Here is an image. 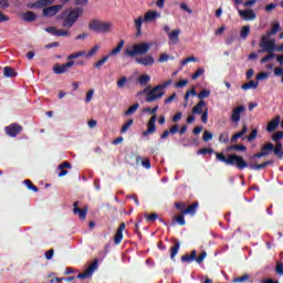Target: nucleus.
<instances>
[{"instance_id":"18","label":"nucleus","mask_w":283,"mask_h":283,"mask_svg":"<svg viewBox=\"0 0 283 283\" xmlns=\"http://www.w3.org/2000/svg\"><path fill=\"white\" fill-rule=\"evenodd\" d=\"M54 3V0H38L35 2H31L28 4V8L32 9H41V8H48V6H52Z\"/></svg>"},{"instance_id":"54","label":"nucleus","mask_w":283,"mask_h":283,"mask_svg":"<svg viewBox=\"0 0 283 283\" xmlns=\"http://www.w3.org/2000/svg\"><path fill=\"white\" fill-rule=\"evenodd\" d=\"M269 54L265 55L262 60L261 63H269L272 59H275V53L273 52H268Z\"/></svg>"},{"instance_id":"49","label":"nucleus","mask_w":283,"mask_h":283,"mask_svg":"<svg viewBox=\"0 0 283 283\" xmlns=\"http://www.w3.org/2000/svg\"><path fill=\"white\" fill-rule=\"evenodd\" d=\"M198 156H207V154H213V148H201L197 150Z\"/></svg>"},{"instance_id":"28","label":"nucleus","mask_w":283,"mask_h":283,"mask_svg":"<svg viewBox=\"0 0 283 283\" xmlns=\"http://www.w3.org/2000/svg\"><path fill=\"white\" fill-rule=\"evenodd\" d=\"M269 165H273V160H268L262 164L250 165V169H254V171H260V169H266V167H269Z\"/></svg>"},{"instance_id":"46","label":"nucleus","mask_w":283,"mask_h":283,"mask_svg":"<svg viewBox=\"0 0 283 283\" xmlns=\"http://www.w3.org/2000/svg\"><path fill=\"white\" fill-rule=\"evenodd\" d=\"M251 280V275L243 274L242 276L235 277L233 280L234 283H242V282H249Z\"/></svg>"},{"instance_id":"25","label":"nucleus","mask_w":283,"mask_h":283,"mask_svg":"<svg viewBox=\"0 0 283 283\" xmlns=\"http://www.w3.org/2000/svg\"><path fill=\"white\" fill-rule=\"evenodd\" d=\"M205 109H207V102H205V99H201L192 108V114H202Z\"/></svg>"},{"instance_id":"20","label":"nucleus","mask_w":283,"mask_h":283,"mask_svg":"<svg viewBox=\"0 0 283 283\" xmlns=\"http://www.w3.org/2000/svg\"><path fill=\"white\" fill-rule=\"evenodd\" d=\"M238 12L241 18H243L244 21H254L255 19V11L248 9V10H241L238 9Z\"/></svg>"},{"instance_id":"48","label":"nucleus","mask_w":283,"mask_h":283,"mask_svg":"<svg viewBox=\"0 0 283 283\" xmlns=\"http://www.w3.org/2000/svg\"><path fill=\"white\" fill-rule=\"evenodd\" d=\"M196 61H198V59L196 56H189L187 59H184L181 61V67H185V65H187L188 63H196Z\"/></svg>"},{"instance_id":"37","label":"nucleus","mask_w":283,"mask_h":283,"mask_svg":"<svg viewBox=\"0 0 283 283\" xmlns=\"http://www.w3.org/2000/svg\"><path fill=\"white\" fill-rule=\"evenodd\" d=\"M228 151H247V146L242 144L231 145L228 147Z\"/></svg>"},{"instance_id":"34","label":"nucleus","mask_w":283,"mask_h":283,"mask_svg":"<svg viewBox=\"0 0 283 283\" xmlns=\"http://www.w3.org/2000/svg\"><path fill=\"white\" fill-rule=\"evenodd\" d=\"M23 184L25 185L27 189H29L30 191H34V193H39V188L34 186L32 180L25 179Z\"/></svg>"},{"instance_id":"21","label":"nucleus","mask_w":283,"mask_h":283,"mask_svg":"<svg viewBox=\"0 0 283 283\" xmlns=\"http://www.w3.org/2000/svg\"><path fill=\"white\" fill-rule=\"evenodd\" d=\"M157 19H160V13H158L157 11L149 10L144 15L145 23H151V22L156 21Z\"/></svg>"},{"instance_id":"23","label":"nucleus","mask_w":283,"mask_h":283,"mask_svg":"<svg viewBox=\"0 0 283 283\" xmlns=\"http://www.w3.org/2000/svg\"><path fill=\"white\" fill-rule=\"evenodd\" d=\"M57 169H60V172L57 174L59 178H63L64 176H67V170L65 169H72V164H70V161H63Z\"/></svg>"},{"instance_id":"51","label":"nucleus","mask_w":283,"mask_h":283,"mask_svg":"<svg viewBox=\"0 0 283 283\" xmlns=\"http://www.w3.org/2000/svg\"><path fill=\"white\" fill-rule=\"evenodd\" d=\"M219 143H229V132H223L219 136Z\"/></svg>"},{"instance_id":"36","label":"nucleus","mask_w":283,"mask_h":283,"mask_svg":"<svg viewBox=\"0 0 283 283\" xmlns=\"http://www.w3.org/2000/svg\"><path fill=\"white\" fill-rule=\"evenodd\" d=\"M282 138H283V132L279 130L272 135L273 143H276V145H282Z\"/></svg>"},{"instance_id":"14","label":"nucleus","mask_w":283,"mask_h":283,"mask_svg":"<svg viewBox=\"0 0 283 283\" xmlns=\"http://www.w3.org/2000/svg\"><path fill=\"white\" fill-rule=\"evenodd\" d=\"M78 205H81V202L75 201L73 203V213L74 216H78L80 220H85V218H87V211L90 210V208L86 206L84 208H80Z\"/></svg>"},{"instance_id":"13","label":"nucleus","mask_w":283,"mask_h":283,"mask_svg":"<svg viewBox=\"0 0 283 283\" xmlns=\"http://www.w3.org/2000/svg\"><path fill=\"white\" fill-rule=\"evenodd\" d=\"M88 29L93 32H107V22H102L101 20H92L88 23Z\"/></svg>"},{"instance_id":"11","label":"nucleus","mask_w":283,"mask_h":283,"mask_svg":"<svg viewBox=\"0 0 283 283\" xmlns=\"http://www.w3.org/2000/svg\"><path fill=\"white\" fill-rule=\"evenodd\" d=\"M247 112V107L244 105H239L232 109V114L230 116L231 123H234L238 125L240 123V119L242 118V114Z\"/></svg>"},{"instance_id":"15","label":"nucleus","mask_w":283,"mask_h":283,"mask_svg":"<svg viewBox=\"0 0 283 283\" xmlns=\"http://www.w3.org/2000/svg\"><path fill=\"white\" fill-rule=\"evenodd\" d=\"M135 62L138 63V65H143L144 67H151V65L156 63V60L148 54L145 56L136 57Z\"/></svg>"},{"instance_id":"22","label":"nucleus","mask_w":283,"mask_h":283,"mask_svg":"<svg viewBox=\"0 0 283 283\" xmlns=\"http://www.w3.org/2000/svg\"><path fill=\"white\" fill-rule=\"evenodd\" d=\"M125 223H120L116 233H115V237H114V244L118 245L120 244V242H123V232L125 231Z\"/></svg>"},{"instance_id":"4","label":"nucleus","mask_w":283,"mask_h":283,"mask_svg":"<svg viewBox=\"0 0 283 283\" xmlns=\"http://www.w3.org/2000/svg\"><path fill=\"white\" fill-rule=\"evenodd\" d=\"M171 85V80L166 81L164 84H159L151 88V86H148L144 90V94H146V103H154L155 101H158L161 96H165V87H169Z\"/></svg>"},{"instance_id":"43","label":"nucleus","mask_w":283,"mask_h":283,"mask_svg":"<svg viewBox=\"0 0 283 283\" xmlns=\"http://www.w3.org/2000/svg\"><path fill=\"white\" fill-rule=\"evenodd\" d=\"M86 52L85 51H80V52H74L70 55H67V61H74V59H78L81 56H85Z\"/></svg>"},{"instance_id":"45","label":"nucleus","mask_w":283,"mask_h":283,"mask_svg":"<svg viewBox=\"0 0 283 283\" xmlns=\"http://www.w3.org/2000/svg\"><path fill=\"white\" fill-rule=\"evenodd\" d=\"M125 85H129V81L127 80V77L123 76L117 81V87L118 90H123Z\"/></svg>"},{"instance_id":"26","label":"nucleus","mask_w":283,"mask_h":283,"mask_svg":"<svg viewBox=\"0 0 283 283\" xmlns=\"http://www.w3.org/2000/svg\"><path fill=\"white\" fill-rule=\"evenodd\" d=\"M199 203L195 202L186 208L181 213L182 216H195L198 211Z\"/></svg>"},{"instance_id":"30","label":"nucleus","mask_w":283,"mask_h":283,"mask_svg":"<svg viewBox=\"0 0 283 283\" xmlns=\"http://www.w3.org/2000/svg\"><path fill=\"white\" fill-rule=\"evenodd\" d=\"M23 21H27L28 23H32V21H36V13L32 11H27L23 14Z\"/></svg>"},{"instance_id":"57","label":"nucleus","mask_w":283,"mask_h":283,"mask_svg":"<svg viewBox=\"0 0 283 283\" xmlns=\"http://www.w3.org/2000/svg\"><path fill=\"white\" fill-rule=\"evenodd\" d=\"M70 31L63 29H57L55 32V36H70Z\"/></svg>"},{"instance_id":"7","label":"nucleus","mask_w":283,"mask_h":283,"mask_svg":"<svg viewBox=\"0 0 283 283\" xmlns=\"http://www.w3.org/2000/svg\"><path fill=\"white\" fill-rule=\"evenodd\" d=\"M207 258V251H202L198 256V251L192 250L190 254L186 253L181 256V262L185 264H191V262H197V264H202Z\"/></svg>"},{"instance_id":"5","label":"nucleus","mask_w":283,"mask_h":283,"mask_svg":"<svg viewBox=\"0 0 283 283\" xmlns=\"http://www.w3.org/2000/svg\"><path fill=\"white\" fill-rule=\"evenodd\" d=\"M282 147H283V144L273 145V143L271 142L265 143L261 147V151L253 155V158H264L266 156H271V154L273 153H274V156H276V158H282L283 157Z\"/></svg>"},{"instance_id":"29","label":"nucleus","mask_w":283,"mask_h":283,"mask_svg":"<svg viewBox=\"0 0 283 283\" xmlns=\"http://www.w3.org/2000/svg\"><path fill=\"white\" fill-rule=\"evenodd\" d=\"M260 85V82H255V81H250L248 83H244L243 85H241V90H258V86Z\"/></svg>"},{"instance_id":"55","label":"nucleus","mask_w":283,"mask_h":283,"mask_svg":"<svg viewBox=\"0 0 283 283\" xmlns=\"http://www.w3.org/2000/svg\"><path fill=\"white\" fill-rule=\"evenodd\" d=\"M205 74V69H198L193 74H192V81H196L200 78Z\"/></svg>"},{"instance_id":"27","label":"nucleus","mask_w":283,"mask_h":283,"mask_svg":"<svg viewBox=\"0 0 283 283\" xmlns=\"http://www.w3.org/2000/svg\"><path fill=\"white\" fill-rule=\"evenodd\" d=\"M180 29H177L168 33L169 41H171V43H178L180 41Z\"/></svg>"},{"instance_id":"2","label":"nucleus","mask_w":283,"mask_h":283,"mask_svg":"<svg viewBox=\"0 0 283 283\" xmlns=\"http://www.w3.org/2000/svg\"><path fill=\"white\" fill-rule=\"evenodd\" d=\"M217 160H220V163H224L226 165H235L237 169H247L249 167V163L244 160V157L240 155H229L228 157L224 156L223 153H216Z\"/></svg>"},{"instance_id":"19","label":"nucleus","mask_w":283,"mask_h":283,"mask_svg":"<svg viewBox=\"0 0 283 283\" xmlns=\"http://www.w3.org/2000/svg\"><path fill=\"white\" fill-rule=\"evenodd\" d=\"M282 120V117L280 115H276L270 123H268L266 132L269 134H273L279 127L280 122Z\"/></svg>"},{"instance_id":"41","label":"nucleus","mask_w":283,"mask_h":283,"mask_svg":"<svg viewBox=\"0 0 283 283\" xmlns=\"http://www.w3.org/2000/svg\"><path fill=\"white\" fill-rule=\"evenodd\" d=\"M144 218L147 222H156L158 220V213L154 212V213H145Z\"/></svg>"},{"instance_id":"63","label":"nucleus","mask_w":283,"mask_h":283,"mask_svg":"<svg viewBox=\"0 0 283 283\" xmlns=\"http://www.w3.org/2000/svg\"><path fill=\"white\" fill-rule=\"evenodd\" d=\"M167 61H169V54L167 53L161 54L158 59V63H166Z\"/></svg>"},{"instance_id":"39","label":"nucleus","mask_w":283,"mask_h":283,"mask_svg":"<svg viewBox=\"0 0 283 283\" xmlns=\"http://www.w3.org/2000/svg\"><path fill=\"white\" fill-rule=\"evenodd\" d=\"M145 21V18L139 17L135 20V28L137 30V34H140L143 32V22Z\"/></svg>"},{"instance_id":"53","label":"nucleus","mask_w":283,"mask_h":283,"mask_svg":"<svg viewBox=\"0 0 283 283\" xmlns=\"http://www.w3.org/2000/svg\"><path fill=\"white\" fill-rule=\"evenodd\" d=\"M202 140L203 143H209V140H213V134L209 133V130H206L203 133Z\"/></svg>"},{"instance_id":"33","label":"nucleus","mask_w":283,"mask_h":283,"mask_svg":"<svg viewBox=\"0 0 283 283\" xmlns=\"http://www.w3.org/2000/svg\"><path fill=\"white\" fill-rule=\"evenodd\" d=\"M280 32V22H273L272 29L266 32L268 36H273L274 34H277Z\"/></svg>"},{"instance_id":"58","label":"nucleus","mask_w":283,"mask_h":283,"mask_svg":"<svg viewBox=\"0 0 283 283\" xmlns=\"http://www.w3.org/2000/svg\"><path fill=\"white\" fill-rule=\"evenodd\" d=\"M180 10H184V12H188V14H193V10L189 9V6H187V2L180 3Z\"/></svg>"},{"instance_id":"8","label":"nucleus","mask_w":283,"mask_h":283,"mask_svg":"<svg viewBox=\"0 0 283 283\" xmlns=\"http://www.w3.org/2000/svg\"><path fill=\"white\" fill-rule=\"evenodd\" d=\"M149 45L148 43L142 42L139 44L133 45V48H127L125 51L126 56H136V54L145 55L149 52Z\"/></svg>"},{"instance_id":"47","label":"nucleus","mask_w":283,"mask_h":283,"mask_svg":"<svg viewBox=\"0 0 283 283\" xmlns=\"http://www.w3.org/2000/svg\"><path fill=\"white\" fill-rule=\"evenodd\" d=\"M209 96H211V91L203 88L199 94H198V98H200V101H202V98H209Z\"/></svg>"},{"instance_id":"16","label":"nucleus","mask_w":283,"mask_h":283,"mask_svg":"<svg viewBox=\"0 0 283 283\" xmlns=\"http://www.w3.org/2000/svg\"><path fill=\"white\" fill-rule=\"evenodd\" d=\"M63 10L62 4H54L51 7H46L43 9V17H55V14H59Z\"/></svg>"},{"instance_id":"64","label":"nucleus","mask_w":283,"mask_h":283,"mask_svg":"<svg viewBox=\"0 0 283 283\" xmlns=\"http://www.w3.org/2000/svg\"><path fill=\"white\" fill-rule=\"evenodd\" d=\"M274 76H283V67H275Z\"/></svg>"},{"instance_id":"32","label":"nucleus","mask_w":283,"mask_h":283,"mask_svg":"<svg viewBox=\"0 0 283 283\" xmlns=\"http://www.w3.org/2000/svg\"><path fill=\"white\" fill-rule=\"evenodd\" d=\"M251 34V27L250 25H243L240 32V36L243 41H247V38Z\"/></svg>"},{"instance_id":"12","label":"nucleus","mask_w":283,"mask_h":283,"mask_svg":"<svg viewBox=\"0 0 283 283\" xmlns=\"http://www.w3.org/2000/svg\"><path fill=\"white\" fill-rule=\"evenodd\" d=\"M96 269H98V260L95 259L94 262L88 265V269H86L83 273L77 274V280H87V277H92Z\"/></svg>"},{"instance_id":"3","label":"nucleus","mask_w":283,"mask_h":283,"mask_svg":"<svg viewBox=\"0 0 283 283\" xmlns=\"http://www.w3.org/2000/svg\"><path fill=\"white\" fill-rule=\"evenodd\" d=\"M171 85V80L166 81L164 84H159L151 88V86H148L144 90V94H146V103H154L155 101H158L161 96H165V87H169Z\"/></svg>"},{"instance_id":"17","label":"nucleus","mask_w":283,"mask_h":283,"mask_svg":"<svg viewBox=\"0 0 283 283\" xmlns=\"http://www.w3.org/2000/svg\"><path fill=\"white\" fill-rule=\"evenodd\" d=\"M74 65V61H69L64 64H55L53 66V72L54 74H65V72H67V70H70V67H73Z\"/></svg>"},{"instance_id":"1","label":"nucleus","mask_w":283,"mask_h":283,"mask_svg":"<svg viewBox=\"0 0 283 283\" xmlns=\"http://www.w3.org/2000/svg\"><path fill=\"white\" fill-rule=\"evenodd\" d=\"M83 14V8L81 7H75L72 10H65L62 13L59 14L57 19H63L62 21V28H70L74 27V23L78 21V17Z\"/></svg>"},{"instance_id":"31","label":"nucleus","mask_w":283,"mask_h":283,"mask_svg":"<svg viewBox=\"0 0 283 283\" xmlns=\"http://www.w3.org/2000/svg\"><path fill=\"white\" fill-rule=\"evenodd\" d=\"M3 75L7 76V78H14V76H17V71L11 66H6L3 69Z\"/></svg>"},{"instance_id":"35","label":"nucleus","mask_w":283,"mask_h":283,"mask_svg":"<svg viewBox=\"0 0 283 283\" xmlns=\"http://www.w3.org/2000/svg\"><path fill=\"white\" fill-rule=\"evenodd\" d=\"M124 45H125V40L119 41L117 46L109 52L108 56H116V54H118L120 50H123Z\"/></svg>"},{"instance_id":"60","label":"nucleus","mask_w":283,"mask_h":283,"mask_svg":"<svg viewBox=\"0 0 283 283\" xmlns=\"http://www.w3.org/2000/svg\"><path fill=\"white\" fill-rule=\"evenodd\" d=\"M169 132H170V135L174 136L178 134V132H180V126L178 124H175L170 127Z\"/></svg>"},{"instance_id":"9","label":"nucleus","mask_w":283,"mask_h":283,"mask_svg":"<svg viewBox=\"0 0 283 283\" xmlns=\"http://www.w3.org/2000/svg\"><path fill=\"white\" fill-rule=\"evenodd\" d=\"M259 54H264V52H275V40H271L269 35H263L259 43Z\"/></svg>"},{"instance_id":"62","label":"nucleus","mask_w":283,"mask_h":283,"mask_svg":"<svg viewBox=\"0 0 283 283\" xmlns=\"http://www.w3.org/2000/svg\"><path fill=\"white\" fill-rule=\"evenodd\" d=\"M186 85H189V81L188 80H181V81L177 82L175 86L177 88H182V87H186Z\"/></svg>"},{"instance_id":"42","label":"nucleus","mask_w":283,"mask_h":283,"mask_svg":"<svg viewBox=\"0 0 283 283\" xmlns=\"http://www.w3.org/2000/svg\"><path fill=\"white\" fill-rule=\"evenodd\" d=\"M140 107L139 103H135L133 106H130L126 112L125 116H132V114H136V111Z\"/></svg>"},{"instance_id":"10","label":"nucleus","mask_w":283,"mask_h":283,"mask_svg":"<svg viewBox=\"0 0 283 283\" xmlns=\"http://www.w3.org/2000/svg\"><path fill=\"white\" fill-rule=\"evenodd\" d=\"M21 132H23V126L18 123H12L4 127V133L10 138H17Z\"/></svg>"},{"instance_id":"38","label":"nucleus","mask_w":283,"mask_h":283,"mask_svg":"<svg viewBox=\"0 0 283 283\" xmlns=\"http://www.w3.org/2000/svg\"><path fill=\"white\" fill-rule=\"evenodd\" d=\"M149 81H151V77L147 74H143L138 77V83L142 85V87H145Z\"/></svg>"},{"instance_id":"44","label":"nucleus","mask_w":283,"mask_h":283,"mask_svg":"<svg viewBox=\"0 0 283 283\" xmlns=\"http://www.w3.org/2000/svg\"><path fill=\"white\" fill-rule=\"evenodd\" d=\"M201 123H203V125H207V123H209V108L206 107L203 109V112L201 113Z\"/></svg>"},{"instance_id":"52","label":"nucleus","mask_w":283,"mask_h":283,"mask_svg":"<svg viewBox=\"0 0 283 283\" xmlns=\"http://www.w3.org/2000/svg\"><path fill=\"white\" fill-rule=\"evenodd\" d=\"M255 138H258V129H252V132L248 136L247 140H248V143H253V140H255Z\"/></svg>"},{"instance_id":"6","label":"nucleus","mask_w":283,"mask_h":283,"mask_svg":"<svg viewBox=\"0 0 283 283\" xmlns=\"http://www.w3.org/2000/svg\"><path fill=\"white\" fill-rule=\"evenodd\" d=\"M145 113H148L150 115H153L148 122V128L143 133V136H149V134H156V112H158V105L155 106L154 108L151 107H146L144 108Z\"/></svg>"},{"instance_id":"61","label":"nucleus","mask_w":283,"mask_h":283,"mask_svg":"<svg viewBox=\"0 0 283 283\" xmlns=\"http://www.w3.org/2000/svg\"><path fill=\"white\" fill-rule=\"evenodd\" d=\"M92 98H94V90H88L86 93L85 103H92Z\"/></svg>"},{"instance_id":"56","label":"nucleus","mask_w":283,"mask_h":283,"mask_svg":"<svg viewBox=\"0 0 283 283\" xmlns=\"http://www.w3.org/2000/svg\"><path fill=\"white\" fill-rule=\"evenodd\" d=\"M105 63H107V55L103 56L102 60H99L97 63L94 64V67H96L97 70L103 67V65H105Z\"/></svg>"},{"instance_id":"24","label":"nucleus","mask_w":283,"mask_h":283,"mask_svg":"<svg viewBox=\"0 0 283 283\" xmlns=\"http://www.w3.org/2000/svg\"><path fill=\"white\" fill-rule=\"evenodd\" d=\"M178 251H180V241H178V239H175L174 245L170 248V260H176Z\"/></svg>"},{"instance_id":"50","label":"nucleus","mask_w":283,"mask_h":283,"mask_svg":"<svg viewBox=\"0 0 283 283\" xmlns=\"http://www.w3.org/2000/svg\"><path fill=\"white\" fill-rule=\"evenodd\" d=\"M175 220L179 227H185V224H187V221H185V214L175 217Z\"/></svg>"},{"instance_id":"40","label":"nucleus","mask_w":283,"mask_h":283,"mask_svg":"<svg viewBox=\"0 0 283 283\" xmlns=\"http://www.w3.org/2000/svg\"><path fill=\"white\" fill-rule=\"evenodd\" d=\"M132 125H134V119H128L120 129V134H127V132H129V128L132 127Z\"/></svg>"},{"instance_id":"59","label":"nucleus","mask_w":283,"mask_h":283,"mask_svg":"<svg viewBox=\"0 0 283 283\" xmlns=\"http://www.w3.org/2000/svg\"><path fill=\"white\" fill-rule=\"evenodd\" d=\"M275 273H277V275H283V263L281 261L276 262Z\"/></svg>"}]
</instances>
